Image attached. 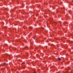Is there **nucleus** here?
I'll use <instances>...</instances> for the list:
<instances>
[{"label":"nucleus","instance_id":"1","mask_svg":"<svg viewBox=\"0 0 73 73\" xmlns=\"http://www.w3.org/2000/svg\"><path fill=\"white\" fill-rule=\"evenodd\" d=\"M7 65V64L5 63L3 64H2V66H4L5 65Z\"/></svg>","mask_w":73,"mask_h":73},{"label":"nucleus","instance_id":"2","mask_svg":"<svg viewBox=\"0 0 73 73\" xmlns=\"http://www.w3.org/2000/svg\"><path fill=\"white\" fill-rule=\"evenodd\" d=\"M58 60H59V61H61V59H60V58H58Z\"/></svg>","mask_w":73,"mask_h":73},{"label":"nucleus","instance_id":"3","mask_svg":"<svg viewBox=\"0 0 73 73\" xmlns=\"http://www.w3.org/2000/svg\"><path fill=\"white\" fill-rule=\"evenodd\" d=\"M5 55H7L8 56V55H9L8 54H7V53H6V54H5Z\"/></svg>","mask_w":73,"mask_h":73},{"label":"nucleus","instance_id":"4","mask_svg":"<svg viewBox=\"0 0 73 73\" xmlns=\"http://www.w3.org/2000/svg\"><path fill=\"white\" fill-rule=\"evenodd\" d=\"M30 29H31L32 28H33V27H31L30 28Z\"/></svg>","mask_w":73,"mask_h":73},{"label":"nucleus","instance_id":"5","mask_svg":"<svg viewBox=\"0 0 73 73\" xmlns=\"http://www.w3.org/2000/svg\"><path fill=\"white\" fill-rule=\"evenodd\" d=\"M33 39H35V37H33Z\"/></svg>","mask_w":73,"mask_h":73},{"label":"nucleus","instance_id":"6","mask_svg":"<svg viewBox=\"0 0 73 73\" xmlns=\"http://www.w3.org/2000/svg\"><path fill=\"white\" fill-rule=\"evenodd\" d=\"M34 73H35V72H34Z\"/></svg>","mask_w":73,"mask_h":73}]
</instances>
